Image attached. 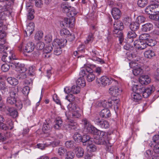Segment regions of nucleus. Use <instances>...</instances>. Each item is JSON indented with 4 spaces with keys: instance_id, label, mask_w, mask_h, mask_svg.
Segmentation results:
<instances>
[{
    "instance_id": "obj_43",
    "label": "nucleus",
    "mask_w": 159,
    "mask_h": 159,
    "mask_svg": "<svg viewBox=\"0 0 159 159\" xmlns=\"http://www.w3.org/2000/svg\"><path fill=\"white\" fill-rule=\"evenodd\" d=\"M8 47H6L3 43H0V53L2 55L7 52Z\"/></svg>"
},
{
    "instance_id": "obj_37",
    "label": "nucleus",
    "mask_w": 159,
    "mask_h": 159,
    "mask_svg": "<svg viewBox=\"0 0 159 159\" xmlns=\"http://www.w3.org/2000/svg\"><path fill=\"white\" fill-rule=\"evenodd\" d=\"M65 145L66 148L71 149H73L75 148L74 142L73 141H67L65 143Z\"/></svg>"
},
{
    "instance_id": "obj_32",
    "label": "nucleus",
    "mask_w": 159,
    "mask_h": 159,
    "mask_svg": "<svg viewBox=\"0 0 159 159\" xmlns=\"http://www.w3.org/2000/svg\"><path fill=\"white\" fill-rule=\"evenodd\" d=\"M7 88L6 86L5 83L3 81H0V91L2 94L5 93L6 91H7Z\"/></svg>"
},
{
    "instance_id": "obj_50",
    "label": "nucleus",
    "mask_w": 159,
    "mask_h": 159,
    "mask_svg": "<svg viewBox=\"0 0 159 159\" xmlns=\"http://www.w3.org/2000/svg\"><path fill=\"white\" fill-rule=\"evenodd\" d=\"M43 36V34L41 31H38L35 34L34 38L36 40H40Z\"/></svg>"
},
{
    "instance_id": "obj_45",
    "label": "nucleus",
    "mask_w": 159,
    "mask_h": 159,
    "mask_svg": "<svg viewBox=\"0 0 159 159\" xmlns=\"http://www.w3.org/2000/svg\"><path fill=\"white\" fill-rule=\"evenodd\" d=\"M111 106L112 105H114V107L117 109L118 108L119 106L120 105V101L119 99H116L115 100H111Z\"/></svg>"
},
{
    "instance_id": "obj_61",
    "label": "nucleus",
    "mask_w": 159,
    "mask_h": 159,
    "mask_svg": "<svg viewBox=\"0 0 159 159\" xmlns=\"http://www.w3.org/2000/svg\"><path fill=\"white\" fill-rule=\"evenodd\" d=\"M66 99L70 102H73L75 99V96L71 94H69L66 97Z\"/></svg>"
},
{
    "instance_id": "obj_54",
    "label": "nucleus",
    "mask_w": 159,
    "mask_h": 159,
    "mask_svg": "<svg viewBox=\"0 0 159 159\" xmlns=\"http://www.w3.org/2000/svg\"><path fill=\"white\" fill-rule=\"evenodd\" d=\"M93 155L91 152L87 151L85 153L84 157V159H91Z\"/></svg>"
},
{
    "instance_id": "obj_6",
    "label": "nucleus",
    "mask_w": 159,
    "mask_h": 159,
    "mask_svg": "<svg viewBox=\"0 0 159 159\" xmlns=\"http://www.w3.org/2000/svg\"><path fill=\"white\" fill-rule=\"evenodd\" d=\"M12 3L7 1L3 8L0 7V19L5 20L6 16L11 15Z\"/></svg>"
},
{
    "instance_id": "obj_34",
    "label": "nucleus",
    "mask_w": 159,
    "mask_h": 159,
    "mask_svg": "<svg viewBox=\"0 0 159 159\" xmlns=\"http://www.w3.org/2000/svg\"><path fill=\"white\" fill-rule=\"evenodd\" d=\"M144 57L147 58L151 59L155 56V53L152 50L146 51L144 53Z\"/></svg>"
},
{
    "instance_id": "obj_58",
    "label": "nucleus",
    "mask_w": 159,
    "mask_h": 159,
    "mask_svg": "<svg viewBox=\"0 0 159 159\" xmlns=\"http://www.w3.org/2000/svg\"><path fill=\"white\" fill-rule=\"evenodd\" d=\"M30 90L29 86H25L22 89V93L25 96H27L29 93Z\"/></svg>"
},
{
    "instance_id": "obj_52",
    "label": "nucleus",
    "mask_w": 159,
    "mask_h": 159,
    "mask_svg": "<svg viewBox=\"0 0 159 159\" xmlns=\"http://www.w3.org/2000/svg\"><path fill=\"white\" fill-rule=\"evenodd\" d=\"M156 43L155 41L154 40L152 39H149L148 40H147L146 42V43H147V47L148 46H153L155 45Z\"/></svg>"
},
{
    "instance_id": "obj_3",
    "label": "nucleus",
    "mask_w": 159,
    "mask_h": 159,
    "mask_svg": "<svg viewBox=\"0 0 159 159\" xmlns=\"http://www.w3.org/2000/svg\"><path fill=\"white\" fill-rule=\"evenodd\" d=\"M21 89L20 87L17 86L16 89L12 88L9 92V96L7 99V103L11 105H15L16 109L18 110L21 109L23 107L22 102L18 100V90Z\"/></svg>"
},
{
    "instance_id": "obj_8",
    "label": "nucleus",
    "mask_w": 159,
    "mask_h": 159,
    "mask_svg": "<svg viewBox=\"0 0 159 159\" xmlns=\"http://www.w3.org/2000/svg\"><path fill=\"white\" fill-rule=\"evenodd\" d=\"M114 84L115 85L112 86L109 89V94L113 96L116 97L120 94L122 92V89L117 85V84L114 83Z\"/></svg>"
},
{
    "instance_id": "obj_63",
    "label": "nucleus",
    "mask_w": 159,
    "mask_h": 159,
    "mask_svg": "<svg viewBox=\"0 0 159 159\" xmlns=\"http://www.w3.org/2000/svg\"><path fill=\"white\" fill-rule=\"evenodd\" d=\"M124 49L126 50H133L134 47L132 45L129 44H126L123 46Z\"/></svg>"
},
{
    "instance_id": "obj_51",
    "label": "nucleus",
    "mask_w": 159,
    "mask_h": 159,
    "mask_svg": "<svg viewBox=\"0 0 159 159\" xmlns=\"http://www.w3.org/2000/svg\"><path fill=\"white\" fill-rule=\"evenodd\" d=\"M28 15L27 16V19L29 20H32L34 17L33 15L34 12V9H30L28 10Z\"/></svg>"
},
{
    "instance_id": "obj_22",
    "label": "nucleus",
    "mask_w": 159,
    "mask_h": 159,
    "mask_svg": "<svg viewBox=\"0 0 159 159\" xmlns=\"http://www.w3.org/2000/svg\"><path fill=\"white\" fill-rule=\"evenodd\" d=\"M75 152L76 157L78 158L82 157L84 154V150L83 148L78 146L75 148Z\"/></svg>"
},
{
    "instance_id": "obj_38",
    "label": "nucleus",
    "mask_w": 159,
    "mask_h": 159,
    "mask_svg": "<svg viewBox=\"0 0 159 159\" xmlns=\"http://www.w3.org/2000/svg\"><path fill=\"white\" fill-rule=\"evenodd\" d=\"M71 93L77 94L80 91V87L77 85H74L71 88Z\"/></svg>"
},
{
    "instance_id": "obj_13",
    "label": "nucleus",
    "mask_w": 159,
    "mask_h": 159,
    "mask_svg": "<svg viewBox=\"0 0 159 159\" xmlns=\"http://www.w3.org/2000/svg\"><path fill=\"white\" fill-rule=\"evenodd\" d=\"M2 60L3 62L9 63L11 65V66L12 67V61H14L15 59V58L13 57L12 56H8L7 53L6 52L4 54L2 55Z\"/></svg>"
},
{
    "instance_id": "obj_59",
    "label": "nucleus",
    "mask_w": 159,
    "mask_h": 159,
    "mask_svg": "<svg viewBox=\"0 0 159 159\" xmlns=\"http://www.w3.org/2000/svg\"><path fill=\"white\" fill-rule=\"evenodd\" d=\"M51 144V143L49 144H47L46 143L44 144L39 143L37 145V146L38 148L43 150L45 147H48Z\"/></svg>"
},
{
    "instance_id": "obj_30",
    "label": "nucleus",
    "mask_w": 159,
    "mask_h": 159,
    "mask_svg": "<svg viewBox=\"0 0 159 159\" xmlns=\"http://www.w3.org/2000/svg\"><path fill=\"white\" fill-rule=\"evenodd\" d=\"M7 110L9 112L10 116L13 118H16L18 116V113L17 111L13 108H8Z\"/></svg>"
},
{
    "instance_id": "obj_64",
    "label": "nucleus",
    "mask_w": 159,
    "mask_h": 159,
    "mask_svg": "<svg viewBox=\"0 0 159 159\" xmlns=\"http://www.w3.org/2000/svg\"><path fill=\"white\" fill-rule=\"evenodd\" d=\"M72 116L73 118H79L81 116V114L77 110L72 112Z\"/></svg>"
},
{
    "instance_id": "obj_28",
    "label": "nucleus",
    "mask_w": 159,
    "mask_h": 159,
    "mask_svg": "<svg viewBox=\"0 0 159 159\" xmlns=\"http://www.w3.org/2000/svg\"><path fill=\"white\" fill-rule=\"evenodd\" d=\"M75 9L73 7H70L69 11L66 13L67 16L70 18H74V16L77 14Z\"/></svg>"
},
{
    "instance_id": "obj_11",
    "label": "nucleus",
    "mask_w": 159,
    "mask_h": 159,
    "mask_svg": "<svg viewBox=\"0 0 159 159\" xmlns=\"http://www.w3.org/2000/svg\"><path fill=\"white\" fill-rule=\"evenodd\" d=\"M75 20V18H65L60 23V25L64 27H73L74 24Z\"/></svg>"
},
{
    "instance_id": "obj_47",
    "label": "nucleus",
    "mask_w": 159,
    "mask_h": 159,
    "mask_svg": "<svg viewBox=\"0 0 159 159\" xmlns=\"http://www.w3.org/2000/svg\"><path fill=\"white\" fill-rule=\"evenodd\" d=\"M111 100H109L108 101L104 100L102 102L101 104L103 107L107 108L111 107Z\"/></svg>"
},
{
    "instance_id": "obj_19",
    "label": "nucleus",
    "mask_w": 159,
    "mask_h": 159,
    "mask_svg": "<svg viewBox=\"0 0 159 159\" xmlns=\"http://www.w3.org/2000/svg\"><path fill=\"white\" fill-rule=\"evenodd\" d=\"M77 123L74 122L73 120H71L69 124H67L64 125V129L66 130H70L71 129H75L76 128L75 126L77 125Z\"/></svg>"
},
{
    "instance_id": "obj_4",
    "label": "nucleus",
    "mask_w": 159,
    "mask_h": 159,
    "mask_svg": "<svg viewBox=\"0 0 159 159\" xmlns=\"http://www.w3.org/2000/svg\"><path fill=\"white\" fill-rule=\"evenodd\" d=\"M124 27L123 24L121 20H115L113 24V34L115 37L119 38L120 44H121L124 40V35L122 31Z\"/></svg>"
},
{
    "instance_id": "obj_26",
    "label": "nucleus",
    "mask_w": 159,
    "mask_h": 159,
    "mask_svg": "<svg viewBox=\"0 0 159 159\" xmlns=\"http://www.w3.org/2000/svg\"><path fill=\"white\" fill-rule=\"evenodd\" d=\"M153 28L152 24L150 23H148L142 25V31L145 32L149 31L151 30Z\"/></svg>"
},
{
    "instance_id": "obj_56",
    "label": "nucleus",
    "mask_w": 159,
    "mask_h": 159,
    "mask_svg": "<svg viewBox=\"0 0 159 159\" xmlns=\"http://www.w3.org/2000/svg\"><path fill=\"white\" fill-rule=\"evenodd\" d=\"M66 157L70 159H73L75 156L74 153L72 151H67L66 153Z\"/></svg>"
},
{
    "instance_id": "obj_21",
    "label": "nucleus",
    "mask_w": 159,
    "mask_h": 159,
    "mask_svg": "<svg viewBox=\"0 0 159 159\" xmlns=\"http://www.w3.org/2000/svg\"><path fill=\"white\" fill-rule=\"evenodd\" d=\"M100 116L102 118H107L111 116L110 111L108 108L104 109L100 112Z\"/></svg>"
},
{
    "instance_id": "obj_18",
    "label": "nucleus",
    "mask_w": 159,
    "mask_h": 159,
    "mask_svg": "<svg viewBox=\"0 0 159 159\" xmlns=\"http://www.w3.org/2000/svg\"><path fill=\"white\" fill-rule=\"evenodd\" d=\"M34 24L33 22L30 23L27 26L26 30L25 32L26 35L27 36L28 35H30L33 32L34 30Z\"/></svg>"
},
{
    "instance_id": "obj_1",
    "label": "nucleus",
    "mask_w": 159,
    "mask_h": 159,
    "mask_svg": "<svg viewBox=\"0 0 159 159\" xmlns=\"http://www.w3.org/2000/svg\"><path fill=\"white\" fill-rule=\"evenodd\" d=\"M82 122L84 126V131L95 135L94 138L91 139V143H94L98 145H105L107 151L110 152L112 144L111 143L110 140L107 139L105 132L97 129L92 125L90 122L86 118L83 119Z\"/></svg>"
},
{
    "instance_id": "obj_7",
    "label": "nucleus",
    "mask_w": 159,
    "mask_h": 159,
    "mask_svg": "<svg viewBox=\"0 0 159 159\" xmlns=\"http://www.w3.org/2000/svg\"><path fill=\"white\" fill-rule=\"evenodd\" d=\"M18 48L20 51H23L25 52H30L33 51L34 49V44L33 42H30L25 44L23 46V43H22L18 47Z\"/></svg>"
},
{
    "instance_id": "obj_36",
    "label": "nucleus",
    "mask_w": 159,
    "mask_h": 159,
    "mask_svg": "<svg viewBox=\"0 0 159 159\" xmlns=\"http://www.w3.org/2000/svg\"><path fill=\"white\" fill-rule=\"evenodd\" d=\"M67 150L64 147H60L58 149L57 153L58 155L62 158L64 156L66 153H67Z\"/></svg>"
},
{
    "instance_id": "obj_10",
    "label": "nucleus",
    "mask_w": 159,
    "mask_h": 159,
    "mask_svg": "<svg viewBox=\"0 0 159 159\" xmlns=\"http://www.w3.org/2000/svg\"><path fill=\"white\" fill-rule=\"evenodd\" d=\"M100 83L102 86H105L111 84H113L114 83L117 84V81L114 79L108 78L106 76H102L100 79Z\"/></svg>"
},
{
    "instance_id": "obj_16",
    "label": "nucleus",
    "mask_w": 159,
    "mask_h": 159,
    "mask_svg": "<svg viewBox=\"0 0 159 159\" xmlns=\"http://www.w3.org/2000/svg\"><path fill=\"white\" fill-rule=\"evenodd\" d=\"M7 29V27L5 25H3V23L2 20H0V41H2L4 42V40L3 38L6 35L5 33L4 30Z\"/></svg>"
},
{
    "instance_id": "obj_42",
    "label": "nucleus",
    "mask_w": 159,
    "mask_h": 159,
    "mask_svg": "<svg viewBox=\"0 0 159 159\" xmlns=\"http://www.w3.org/2000/svg\"><path fill=\"white\" fill-rule=\"evenodd\" d=\"M148 3L147 0H138L137 4L139 7H143L146 6Z\"/></svg>"
},
{
    "instance_id": "obj_57",
    "label": "nucleus",
    "mask_w": 159,
    "mask_h": 159,
    "mask_svg": "<svg viewBox=\"0 0 159 159\" xmlns=\"http://www.w3.org/2000/svg\"><path fill=\"white\" fill-rule=\"evenodd\" d=\"M11 64H8L7 63L4 64L2 65L1 67V69L4 72L7 71L11 66Z\"/></svg>"
},
{
    "instance_id": "obj_31",
    "label": "nucleus",
    "mask_w": 159,
    "mask_h": 159,
    "mask_svg": "<svg viewBox=\"0 0 159 159\" xmlns=\"http://www.w3.org/2000/svg\"><path fill=\"white\" fill-rule=\"evenodd\" d=\"M84 77L86 78L87 80L89 82L93 81L95 78V76L94 73L85 74Z\"/></svg>"
},
{
    "instance_id": "obj_49",
    "label": "nucleus",
    "mask_w": 159,
    "mask_h": 159,
    "mask_svg": "<svg viewBox=\"0 0 159 159\" xmlns=\"http://www.w3.org/2000/svg\"><path fill=\"white\" fill-rule=\"evenodd\" d=\"M45 46L44 43L42 42H38L36 45V48L38 50H41L43 49Z\"/></svg>"
},
{
    "instance_id": "obj_29",
    "label": "nucleus",
    "mask_w": 159,
    "mask_h": 159,
    "mask_svg": "<svg viewBox=\"0 0 159 159\" xmlns=\"http://www.w3.org/2000/svg\"><path fill=\"white\" fill-rule=\"evenodd\" d=\"M80 77L77 80L76 83L77 86H80L83 87L85 86L86 83L84 78V77L82 76L81 75H80Z\"/></svg>"
},
{
    "instance_id": "obj_25",
    "label": "nucleus",
    "mask_w": 159,
    "mask_h": 159,
    "mask_svg": "<svg viewBox=\"0 0 159 159\" xmlns=\"http://www.w3.org/2000/svg\"><path fill=\"white\" fill-rule=\"evenodd\" d=\"M62 123V121L60 118H56L55 121V124L54 125V128L57 130L60 129L61 128Z\"/></svg>"
},
{
    "instance_id": "obj_48",
    "label": "nucleus",
    "mask_w": 159,
    "mask_h": 159,
    "mask_svg": "<svg viewBox=\"0 0 159 159\" xmlns=\"http://www.w3.org/2000/svg\"><path fill=\"white\" fill-rule=\"evenodd\" d=\"M69 34H70V32L66 29H63L60 30L61 35L64 37H67Z\"/></svg>"
},
{
    "instance_id": "obj_15",
    "label": "nucleus",
    "mask_w": 159,
    "mask_h": 159,
    "mask_svg": "<svg viewBox=\"0 0 159 159\" xmlns=\"http://www.w3.org/2000/svg\"><path fill=\"white\" fill-rule=\"evenodd\" d=\"M139 81L140 83L139 84L141 85H147L150 82V80L148 75H143L140 76L139 79Z\"/></svg>"
},
{
    "instance_id": "obj_46",
    "label": "nucleus",
    "mask_w": 159,
    "mask_h": 159,
    "mask_svg": "<svg viewBox=\"0 0 159 159\" xmlns=\"http://www.w3.org/2000/svg\"><path fill=\"white\" fill-rule=\"evenodd\" d=\"M139 40L142 41L146 42L149 38V35L148 34H142L140 35Z\"/></svg>"
},
{
    "instance_id": "obj_5",
    "label": "nucleus",
    "mask_w": 159,
    "mask_h": 159,
    "mask_svg": "<svg viewBox=\"0 0 159 159\" xmlns=\"http://www.w3.org/2000/svg\"><path fill=\"white\" fill-rule=\"evenodd\" d=\"M67 42V40L65 39H55L52 43L54 54L56 55H60L62 52L61 48L65 46Z\"/></svg>"
},
{
    "instance_id": "obj_9",
    "label": "nucleus",
    "mask_w": 159,
    "mask_h": 159,
    "mask_svg": "<svg viewBox=\"0 0 159 159\" xmlns=\"http://www.w3.org/2000/svg\"><path fill=\"white\" fill-rule=\"evenodd\" d=\"M95 124L102 128L106 129L109 126V125L108 121L104 119L97 117L94 119Z\"/></svg>"
},
{
    "instance_id": "obj_17",
    "label": "nucleus",
    "mask_w": 159,
    "mask_h": 159,
    "mask_svg": "<svg viewBox=\"0 0 159 159\" xmlns=\"http://www.w3.org/2000/svg\"><path fill=\"white\" fill-rule=\"evenodd\" d=\"M111 13L113 17L115 20H118L121 16V13L120 11L117 8H113L112 9Z\"/></svg>"
},
{
    "instance_id": "obj_14",
    "label": "nucleus",
    "mask_w": 159,
    "mask_h": 159,
    "mask_svg": "<svg viewBox=\"0 0 159 159\" xmlns=\"http://www.w3.org/2000/svg\"><path fill=\"white\" fill-rule=\"evenodd\" d=\"M134 45L136 48L139 50L144 49L147 47L146 42L140 40L135 41Z\"/></svg>"
},
{
    "instance_id": "obj_24",
    "label": "nucleus",
    "mask_w": 159,
    "mask_h": 159,
    "mask_svg": "<svg viewBox=\"0 0 159 159\" xmlns=\"http://www.w3.org/2000/svg\"><path fill=\"white\" fill-rule=\"evenodd\" d=\"M93 138H91L88 135L85 134L83 136H81L82 141L81 142L83 143V145H86L87 143H88V144H90V142H91V139Z\"/></svg>"
},
{
    "instance_id": "obj_2",
    "label": "nucleus",
    "mask_w": 159,
    "mask_h": 159,
    "mask_svg": "<svg viewBox=\"0 0 159 159\" xmlns=\"http://www.w3.org/2000/svg\"><path fill=\"white\" fill-rule=\"evenodd\" d=\"M132 89L134 91H135V92L133 93L131 95L132 99L136 102L141 99V94L142 95L144 98H146L155 90V88L154 86H149L145 88L143 86L140 84L134 85Z\"/></svg>"
},
{
    "instance_id": "obj_27",
    "label": "nucleus",
    "mask_w": 159,
    "mask_h": 159,
    "mask_svg": "<svg viewBox=\"0 0 159 159\" xmlns=\"http://www.w3.org/2000/svg\"><path fill=\"white\" fill-rule=\"evenodd\" d=\"M140 27V24L139 22L136 21L135 22H132L130 25L129 27L131 30L133 31L138 30Z\"/></svg>"
},
{
    "instance_id": "obj_53",
    "label": "nucleus",
    "mask_w": 159,
    "mask_h": 159,
    "mask_svg": "<svg viewBox=\"0 0 159 159\" xmlns=\"http://www.w3.org/2000/svg\"><path fill=\"white\" fill-rule=\"evenodd\" d=\"M25 72H23L22 71H20L19 72L20 74L18 75L17 78L20 80L23 79L25 78L26 77V75L25 73Z\"/></svg>"
},
{
    "instance_id": "obj_20",
    "label": "nucleus",
    "mask_w": 159,
    "mask_h": 159,
    "mask_svg": "<svg viewBox=\"0 0 159 159\" xmlns=\"http://www.w3.org/2000/svg\"><path fill=\"white\" fill-rule=\"evenodd\" d=\"M51 121L49 120L48 122L46 120V122H44L43 125L42 130L45 133H48L50 131L52 128V125Z\"/></svg>"
},
{
    "instance_id": "obj_35",
    "label": "nucleus",
    "mask_w": 159,
    "mask_h": 159,
    "mask_svg": "<svg viewBox=\"0 0 159 159\" xmlns=\"http://www.w3.org/2000/svg\"><path fill=\"white\" fill-rule=\"evenodd\" d=\"M88 73H93V72L92 69L89 67H87L85 69L82 70L80 72V75L84 76L85 74H88Z\"/></svg>"
},
{
    "instance_id": "obj_40",
    "label": "nucleus",
    "mask_w": 159,
    "mask_h": 159,
    "mask_svg": "<svg viewBox=\"0 0 159 159\" xmlns=\"http://www.w3.org/2000/svg\"><path fill=\"white\" fill-rule=\"evenodd\" d=\"M7 81L10 84L13 85H16L18 84L17 80L14 78L11 77L8 78Z\"/></svg>"
},
{
    "instance_id": "obj_39",
    "label": "nucleus",
    "mask_w": 159,
    "mask_h": 159,
    "mask_svg": "<svg viewBox=\"0 0 159 159\" xmlns=\"http://www.w3.org/2000/svg\"><path fill=\"white\" fill-rule=\"evenodd\" d=\"M62 10L64 12L66 13L69 11L71 7L69 6L68 4L66 3H62L61 5Z\"/></svg>"
},
{
    "instance_id": "obj_12",
    "label": "nucleus",
    "mask_w": 159,
    "mask_h": 159,
    "mask_svg": "<svg viewBox=\"0 0 159 159\" xmlns=\"http://www.w3.org/2000/svg\"><path fill=\"white\" fill-rule=\"evenodd\" d=\"M12 66L15 67L16 70L17 71H22L23 72H25L27 69L25 67V65L24 64L20 63L16 59H15L14 61H12Z\"/></svg>"
},
{
    "instance_id": "obj_62",
    "label": "nucleus",
    "mask_w": 159,
    "mask_h": 159,
    "mask_svg": "<svg viewBox=\"0 0 159 159\" xmlns=\"http://www.w3.org/2000/svg\"><path fill=\"white\" fill-rule=\"evenodd\" d=\"M6 122L7 125H9L8 126L9 129H12L13 128V123L12 121L10 119H8Z\"/></svg>"
},
{
    "instance_id": "obj_55",
    "label": "nucleus",
    "mask_w": 159,
    "mask_h": 159,
    "mask_svg": "<svg viewBox=\"0 0 159 159\" xmlns=\"http://www.w3.org/2000/svg\"><path fill=\"white\" fill-rule=\"evenodd\" d=\"M87 148L88 151H89L91 152L95 151L97 149L95 145L94 144H90L88 146Z\"/></svg>"
},
{
    "instance_id": "obj_60",
    "label": "nucleus",
    "mask_w": 159,
    "mask_h": 159,
    "mask_svg": "<svg viewBox=\"0 0 159 159\" xmlns=\"http://www.w3.org/2000/svg\"><path fill=\"white\" fill-rule=\"evenodd\" d=\"M35 67L34 66H32L29 68L28 74L30 76L33 75L34 74Z\"/></svg>"
},
{
    "instance_id": "obj_41",
    "label": "nucleus",
    "mask_w": 159,
    "mask_h": 159,
    "mask_svg": "<svg viewBox=\"0 0 159 159\" xmlns=\"http://www.w3.org/2000/svg\"><path fill=\"white\" fill-rule=\"evenodd\" d=\"M73 138L74 140L76 142L80 143L82 141L81 135L78 133H75L74 135Z\"/></svg>"
},
{
    "instance_id": "obj_33",
    "label": "nucleus",
    "mask_w": 159,
    "mask_h": 159,
    "mask_svg": "<svg viewBox=\"0 0 159 159\" xmlns=\"http://www.w3.org/2000/svg\"><path fill=\"white\" fill-rule=\"evenodd\" d=\"M133 73L134 75L137 76L139 75L142 74L143 73V70L141 68V66H137L136 68L133 69Z\"/></svg>"
},
{
    "instance_id": "obj_23",
    "label": "nucleus",
    "mask_w": 159,
    "mask_h": 159,
    "mask_svg": "<svg viewBox=\"0 0 159 159\" xmlns=\"http://www.w3.org/2000/svg\"><path fill=\"white\" fill-rule=\"evenodd\" d=\"M137 36L134 31H129L127 34L128 41L130 42H132L134 41V39Z\"/></svg>"
},
{
    "instance_id": "obj_44",
    "label": "nucleus",
    "mask_w": 159,
    "mask_h": 159,
    "mask_svg": "<svg viewBox=\"0 0 159 159\" xmlns=\"http://www.w3.org/2000/svg\"><path fill=\"white\" fill-rule=\"evenodd\" d=\"M67 108L69 111L72 112L75 111L77 109L76 105L74 103H70L67 106Z\"/></svg>"
}]
</instances>
